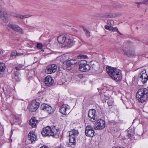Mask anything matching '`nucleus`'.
<instances>
[{
	"instance_id": "f257e3e1",
	"label": "nucleus",
	"mask_w": 148,
	"mask_h": 148,
	"mask_svg": "<svg viewBox=\"0 0 148 148\" xmlns=\"http://www.w3.org/2000/svg\"><path fill=\"white\" fill-rule=\"evenodd\" d=\"M41 133L44 137L51 136L57 138L59 137L60 132L59 129L56 128L55 126H47L42 129Z\"/></svg>"
},
{
	"instance_id": "f03ea898",
	"label": "nucleus",
	"mask_w": 148,
	"mask_h": 148,
	"mask_svg": "<svg viewBox=\"0 0 148 148\" xmlns=\"http://www.w3.org/2000/svg\"><path fill=\"white\" fill-rule=\"evenodd\" d=\"M136 98L138 101L142 103H145L148 100V89L141 88L139 89L136 93Z\"/></svg>"
},
{
	"instance_id": "7ed1b4c3",
	"label": "nucleus",
	"mask_w": 148,
	"mask_h": 148,
	"mask_svg": "<svg viewBox=\"0 0 148 148\" xmlns=\"http://www.w3.org/2000/svg\"><path fill=\"white\" fill-rule=\"evenodd\" d=\"M107 71L109 76L116 82L120 81L122 78L121 71L116 68L108 67Z\"/></svg>"
},
{
	"instance_id": "20e7f679",
	"label": "nucleus",
	"mask_w": 148,
	"mask_h": 148,
	"mask_svg": "<svg viewBox=\"0 0 148 148\" xmlns=\"http://www.w3.org/2000/svg\"><path fill=\"white\" fill-rule=\"evenodd\" d=\"M79 134L78 130L73 129L69 132V141L68 144L69 147L72 148L75 147L77 139V136Z\"/></svg>"
},
{
	"instance_id": "39448f33",
	"label": "nucleus",
	"mask_w": 148,
	"mask_h": 148,
	"mask_svg": "<svg viewBox=\"0 0 148 148\" xmlns=\"http://www.w3.org/2000/svg\"><path fill=\"white\" fill-rule=\"evenodd\" d=\"M87 62L85 60H81L79 64V70L82 72L88 71L91 68L90 65L87 64Z\"/></svg>"
},
{
	"instance_id": "423d86ee",
	"label": "nucleus",
	"mask_w": 148,
	"mask_h": 148,
	"mask_svg": "<svg viewBox=\"0 0 148 148\" xmlns=\"http://www.w3.org/2000/svg\"><path fill=\"white\" fill-rule=\"evenodd\" d=\"M7 28L8 30L11 29L14 31L18 32L20 33L23 34V30L18 25L13 24L11 23H9L7 25Z\"/></svg>"
},
{
	"instance_id": "0eeeda50",
	"label": "nucleus",
	"mask_w": 148,
	"mask_h": 148,
	"mask_svg": "<svg viewBox=\"0 0 148 148\" xmlns=\"http://www.w3.org/2000/svg\"><path fill=\"white\" fill-rule=\"evenodd\" d=\"M40 103L36 102V99L33 100L31 102L28 107L31 112H35L39 107Z\"/></svg>"
},
{
	"instance_id": "6e6552de",
	"label": "nucleus",
	"mask_w": 148,
	"mask_h": 148,
	"mask_svg": "<svg viewBox=\"0 0 148 148\" xmlns=\"http://www.w3.org/2000/svg\"><path fill=\"white\" fill-rule=\"evenodd\" d=\"M105 121L101 119H98L95 123V129L96 130L102 129L105 127Z\"/></svg>"
},
{
	"instance_id": "1a4fd4ad",
	"label": "nucleus",
	"mask_w": 148,
	"mask_h": 148,
	"mask_svg": "<svg viewBox=\"0 0 148 148\" xmlns=\"http://www.w3.org/2000/svg\"><path fill=\"white\" fill-rule=\"evenodd\" d=\"M57 68V66L54 64H51L47 66L45 72L48 74H51L56 72Z\"/></svg>"
},
{
	"instance_id": "9d476101",
	"label": "nucleus",
	"mask_w": 148,
	"mask_h": 148,
	"mask_svg": "<svg viewBox=\"0 0 148 148\" xmlns=\"http://www.w3.org/2000/svg\"><path fill=\"white\" fill-rule=\"evenodd\" d=\"M146 70L144 69L140 72L139 77V79L143 83H146L148 80V75L146 73Z\"/></svg>"
},
{
	"instance_id": "9b49d317",
	"label": "nucleus",
	"mask_w": 148,
	"mask_h": 148,
	"mask_svg": "<svg viewBox=\"0 0 148 148\" xmlns=\"http://www.w3.org/2000/svg\"><path fill=\"white\" fill-rule=\"evenodd\" d=\"M94 132L93 128L91 126L88 125L86 127L85 133L87 136L92 137L93 136Z\"/></svg>"
},
{
	"instance_id": "f8f14e48",
	"label": "nucleus",
	"mask_w": 148,
	"mask_h": 148,
	"mask_svg": "<svg viewBox=\"0 0 148 148\" xmlns=\"http://www.w3.org/2000/svg\"><path fill=\"white\" fill-rule=\"evenodd\" d=\"M0 17L5 23H6L8 22L7 13L5 9H0Z\"/></svg>"
},
{
	"instance_id": "ddd939ff",
	"label": "nucleus",
	"mask_w": 148,
	"mask_h": 148,
	"mask_svg": "<svg viewBox=\"0 0 148 148\" xmlns=\"http://www.w3.org/2000/svg\"><path fill=\"white\" fill-rule=\"evenodd\" d=\"M59 112L64 115H66L69 112V107L66 104L62 105L59 110Z\"/></svg>"
},
{
	"instance_id": "4468645a",
	"label": "nucleus",
	"mask_w": 148,
	"mask_h": 148,
	"mask_svg": "<svg viewBox=\"0 0 148 148\" xmlns=\"http://www.w3.org/2000/svg\"><path fill=\"white\" fill-rule=\"evenodd\" d=\"M95 113L96 111L93 109H90L88 111V117L90 119V121L92 122L95 121L97 119Z\"/></svg>"
},
{
	"instance_id": "2eb2a0df",
	"label": "nucleus",
	"mask_w": 148,
	"mask_h": 148,
	"mask_svg": "<svg viewBox=\"0 0 148 148\" xmlns=\"http://www.w3.org/2000/svg\"><path fill=\"white\" fill-rule=\"evenodd\" d=\"M41 108L42 110L47 111L49 114H51L53 111L51 107L47 104H42Z\"/></svg>"
},
{
	"instance_id": "dca6fc26",
	"label": "nucleus",
	"mask_w": 148,
	"mask_h": 148,
	"mask_svg": "<svg viewBox=\"0 0 148 148\" xmlns=\"http://www.w3.org/2000/svg\"><path fill=\"white\" fill-rule=\"evenodd\" d=\"M44 81L46 86H51L54 82V80L50 76L46 77L44 79Z\"/></svg>"
},
{
	"instance_id": "f3484780",
	"label": "nucleus",
	"mask_w": 148,
	"mask_h": 148,
	"mask_svg": "<svg viewBox=\"0 0 148 148\" xmlns=\"http://www.w3.org/2000/svg\"><path fill=\"white\" fill-rule=\"evenodd\" d=\"M36 137L37 136L35 135V132L32 131L29 133L28 138L29 140L32 143L36 140Z\"/></svg>"
},
{
	"instance_id": "a211bd4d",
	"label": "nucleus",
	"mask_w": 148,
	"mask_h": 148,
	"mask_svg": "<svg viewBox=\"0 0 148 148\" xmlns=\"http://www.w3.org/2000/svg\"><path fill=\"white\" fill-rule=\"evenodd\" d=\"M62 67L64 69L69 71L71 70L72 68L71 64H70L68 60H66L63 62Z\"/></svg>"
},
{
	"instance_id": "6ab92c4d",
	"label": "nucleus",
	"mask_w": 148,
	"mask_h": 148,
	"mask_svg": "<svg viewBox=\"0 0 148 148\" xmlns=\"http://www.w3.org/2000/svg\"><path fill=\"white\" fill-rule=\"evenodd\" d=\"M65 44L69 47L72 46L74 44V42L72 36L69 37L68 35L67 36V38Z\"/></svg>"
},
{
	"instance_id": "aec40b11",
	"label": "nucleus",
	"mask_w": 148,
	"mask_h": 148,
	"mask_svg": "<svg viewBox=\"0 0 148 148\" xmlns=\"http://www.w3.org/2000/svg\"><path fill=\"white\" fill-rule=\"evenodd\" d=\"M14 90L10 86H7L5 88V90L4 91L5 94L7 96H11L13 94Z\"/></svg>"
},
{
	"instance_id": "412c9836",
	"label": "nucleus",
	"mask_w": 148,
	"mask_h": 148,
	"mask_svg": "<svg viewBox=\"0 0 148 148\" xmlns=\"http://www.w3.org/2000/svg\"><path fill=\"white\" fill-rule=\"evenodd\" d=\"M38 121L35 117H32L29 120V123L32 127H36L38 123Z\"/></svg>"
},
{
	"instance_id": "4be33fe9",
	"label": "nucleus",
	"mask_w": 148,
	"mask_h": 148,
	"mask_svg": "<svg viewBox=\"0 0 148 148\" xmlns=\"http://www.w3.org/2000/svg\"><path fill=\"white\" fill-rule=\"evenodd\" d=\"M121 51L123 53L124 55H125L129 57H132L135 55L134 52L130 50H129L127 51L123 49Z\"/></svg>"
},
{
	"instance_id": "5701e85b",
	"label": "nucleus",
	"mask_w": 148,
	"mask_h": 148,
	"mask_svg": "<svg viewBox=\"0 0 148 148\" xmlns=\"http://www.w3.org/2000/svg\"><path fill=\"white\" fill-rule=\"evenodd\" d=\"M67 36L64 35H60L58 36L57 38V40L58 42L60 43H65V41L67 38Z\"/></svg>"
},
{
	"instance_id": "b1692460",
	"label": "nucleus",
	"mask_w": 148,
	"mask_h": 148,
	"mask_svg": "<svg viewBox=\"0 0 148 148\" xmlns=\"http://www.w3.org/2000/svg\"><path fill=\"white\" fill-rule=\"evenodd\" d=\"M11 15L17 18H20L21 19H23L30 16V15H23L14 13H11Z\"/></svg>"
},
{
	"instance_id": "393cba45",
	"label": "nucleus",
	"mask_w": 148,
	"mask_h": 148,
	"mask_svg": "<svg viewBox=\"0 0 148 148\" xmlns=\"http://www.w3.org/2000/svg\"><path fill=\"white\" fill-rule=\"evenodd\" d=\"M5 64L4 63L0 62V77H2L3 73L5 70Z\"/></svg>"
},
{
	"instance_id": "a878e982",
	"label": "nucleus",
	"mask_w": 148,
	"mask_h": 148,
	"mask_svg": "<svg viewBox=\"0 0 148 148\" xmlns=\"http://www.w3.org/2000/svg\"><path fill=\"white\" fill-rule=\"evenodd\" d=\"M134 133L133 130L129 128L127 131V135L129 138H131L133 137Z\"/></svg>"
},
{
	"instance_id": "bb28decb",
	"label": "nucleus",
	"mask_w": 148,
	"mask_h": 148,
	"mask_svg": "<svg viewBox=\"0 0 148 148\" xmlns=\"http://www.w3.org/2000/svg\"><path fill=\"white\" fill-rule=\"evenodd\" d=\"M68 60L71 65L77 64L78 65L79 63V61L75 59H72L71 60Z\"/></svg>"
},
{
	"instance_id": "cd10ccee",
	"label": "nucleus",
	"mask_w": 148,
	"mask_h": 148,
	"mask_svg": "<svg viewBox=\"0 0 148 148\" xmlns=\"http://www.w3.org/2000/svg\"><path fill=\"white\" fill-rule=\"evenodd\" d=\"M14 79H15L16 81L18 82L20 81V77L19 74L18 73V72H16V71H14Z\"/></svg>"
},
{
	"instance_id": "c85d7f7f",
	"label": "nucleus",
	"mask_w": 148,
	"mask_h": 148,
	"mask_svg": "<svg viewBox=\"0 0 148 148\" xmlns=\"http://www.w3.org/2000/svg\"><path fill=\"white\" fill-rule=\"evenodd\" d=\"M132 46V43L130 42H126L124 45L125 48L127 49H130Z\"/></svg>"
},
{
	"instance_id": "c756f323",
	"label": "nucleus",
	"mask_w": 148,
	"mask_h": 148,
	"mask_svg": "<svg viewBox=\"0 0 148 148\" xmlns=\"http://www.w3.org/2000/svg\"><path fill=\"white\" fill-rule=\"evenodd\" d=\"M23 66V65L22 64H19L17 66H16L15 67V69L16 70V72H18V71L22 68V67Z\"/></svg>"
},
{
	"instance_id": "7c9ffc66",
	"label": "nucleus",
	"mask_w": 148,
	"mask_h": 148,
	"mask_svg": "<svg viewBox=\"0 0 148 148\" xmlns=\"http://www.w3.org/2000/svg\"><path fill=\"white\" fill-rule=\"evenodd\" d=\"M105 18H110L114 17V15L112 13H105Z\"/></svg>"
},
{
	"instance_id": "2f4dec72",
	"label": "nucleus",
	"mask_w": 148,
	"mask_h": 148,
	"mask_svg": "<svg viewBox=\"0 0 148 148\" xmlns=\"http://www.w3.org/2000/svg\"><path fill=\"white\" fill-rule=\"evenodd\" d=\"M113 102V99L112 98H109L107 102L108 106H112Z\"/></svg>"
},
{
	"instance_id": "473e14b6",
	"label": "nucleus",
	"mask_w": 148,
	"mask_h": 148,
	"mask_svg": "<svg viewBox=\"0 0 148 148\" xmlns=\"http://www.w3.org/2000/svg\"><path fill=\"white\" fill-rule=\"evenodd\" d=\"M13 117L15 121V122L19 121L20 120V119L19 117L16 114H14L13 116Z\"/></svg>"
},
{
	"instance_id": "72a5a7b5",
	"label": "nucleus",
	"mask_w": 148,
	"mask_h": 148,
	"mask_svg": "<svg viewBox=\"0 0 148 148\" xmlns=\"http://www.w3.org/2000/svg\"><path fill=\"white\" fill-rule=\"evenodd\" d=\"M82 29L85 32V33L87 36H90V33L89 31L84 27H83Z\"/></svg>"
},
{
	"instance_id": "f704fd0d",
	"label": "nucleus",
	"mask_w": 148,
	"mask_h": 148,
	"mask_svg": "<svg viewBox=\"0 0 148 148\" xmlns=\"http://www.w3.org/2000/svg\"><path fill=\"white\" fill-rule=\"evenodd\" d=\"M78 58L79 59H86L87 57V56L86 55H84L83 54H79L77 56Z\"/></svg>"
},
{
	"instance_id": "c9c22d12",
	"label": "nucleus",
	"mask_w": 148,
	"mask_h": 148,
	"mask_svg": "<svg viewBox=\"0 0 148 148\" xmlns=\"http://www.w3.org/2000/svg\"><path fill=\"white\" fill-rule=\"evenodd\" d=\"M107 23L108 25L112 26L114 24V21L113 20H108L107 21Z\"/></svg>"
},
{
	"instance_id": "e433bc0d",
	"label": "nucleus",
	"mask_w": 148,
	"mask_h": 148,
	"mask_svg": "<svg viewBox=\"0 0 148 148\" xmlns=\"http://www.w3.org/2000/svg\"><path fill=\"white\" fill-rule=\"evenodd\" d=\"M42 44L41 43H37V48L38 49H40L42 47Z\"/></svg>"
},
{
	"instance_id": "4c0bfd02",
	"label": "nucleus",
	"mask_w": 148,
	"mask_h": 148,
	"mask_svg": "<svg viewBox=\"0 0 148 148\" xmlns=\"http://www.w3.org/2000/svg\"><path fill=\"white\" fill-rule=\"evenodd\" d=\"M117 30V28L116 27H112V26H110V27L109 30L111 31H115L116 30Z\"/></svg>"
},
{
	"instance_id": "58836bf2",
	"label": "nucleus",
	"mask_w": 148,
	"mask_h": 148,
	"mask_svg": "<svg viewBox=\"0 0 148 148\" xmlns=\"http://www.w3.org/2000/svg\"><path fill=\"white\" fill-rule=\"evenodd\" d=\"M105 13H99L97 15V16L100 17H104L105 18Z\"/></svg>"
},
{
	"instance_id": "ea45409f",
	"label": "nucleus",
	"mask_w": 148,
	"mask_h": 148,
	"mask_svg": "<svg viewBox=\"0 0 148 148\" xmlns=\"http://www.w3.org/2000/svg\"><path fill=\"white\" fill-rule=\"evenodd\" d=\"M54 148H64V145L60 144V145L57 147H56Z\"/></svg>"
},
{
	"instance_id": "a19ab883",
	"label": "nucleus",
	"mask_w": 148,
	"mask_h": 148,
	"mask_svg": "<svg viewBox=\"0 0 148 148\" xmlns=\"http://www.w3.org/2000/svg\"><path fill=\"white\" fill-rule=\"evenodd\" d=\"M16 52H14L12 53L11 54V56L13 58H15L16 56Z\"/></svg>"
},
{
	"instance_id": "79ce46f5",
	"label": "nucleus",
	"mask_w": 148,
	"mask_h": 148,
	"mask_svg": "<svg viewBox=\"0 0 148 148\" xmlns=\"http://www.w3.org/2000/svg\"><path fill=\"white\" fill-rule=\"evenodd\" d=\"M148 0H145L144 1H142L143 4H148Z\"/></svg>"
},
{
	"instance_id": "37998d69",
	"label": "nucleus",
	"mask_w": 148,
	"mask_h": 148,
	"mask_svg": "<svg viewBox=\"0 0 148 148\" xmlns=\"http://www.w3.org/2000/svg\"><path fill=\"white\" fill-rule=\"evenodd\" d=\"M110 27V26L106 25L105 26V28L106 29L109 30Z\"/></svg>"
},
{
	"instance_id": "c03bdc74",
	"label": "nucleus",
	"mask_w": 148,
	"mask_h": 148,
	"mask_svg": "<svg viewBox=\"0 0 148 148\" xmlns=\"http://www.w3.org/2000/svg\"><path fill=\"white\" fill-rule=\"evenodd\" d=\"M142 2H135V3L137 4V5H140L141 4H142Z\"/></svg>"
},
{
	"instance_id": "a18cd8bd",
	"label": "nucleus",
	"mask_w": 148,
	"mask_h": 148,
	"mask_svg": "<svg viewBox=\"0 0 148 148\" xmlns=\"http://www.w3.org/2000/svg\"><path fill=\"white\" fill-rule=\"evenodd\" d=\"M92 69L94 70H97V69L95 67V66L94 65H92Z\"/></svg>"
},
{
	"instance_id": "49530a36",
	"label": "nucleus",
	"mask_w": 148,
	"mask_h": 148,
	"mask_svg": "<svg viewBox=\"0 0 148 148\" xmlns=\"http://www.w3.org/2000/svg\"><path fill=\"white\" fill-rule=\"evenodd\" d=\"M40 148H49L48 147L46 146H43L41 147Z\"/></svg>"
},
{
	"instance_id": "de8ad7c7",
	"label": "nucleus",
	"mask_w": 148,
	"mask_h": 148,
	"mask_svg": "<svg viewBox=\"0 0 148 148\" xmlns=\"http://www.w3.org/2000/svg\"><path fill=\"white\" fill-rule=\"evenodd\" d=\"M23 54L21 53H17L16 52V56H19L21 55H22Z\"/></svg>"
},
{
	"instance_id": "09e8293b",
	"label": "nucleus",
	"mask_w": 148,
	"mask_h": 148,
	"mask_svg": "<svg viewBox=\"0 0 148 148\" xmlns=\"http://www.w3.org/2000/svg\"><path fill=\"white\" fill-rule=\"evenodd\" d=\"M116 31L119 34H121H121H121V32H119V30H118V29H117V30H116Z\"/></svg>"
},
{
	"instance_id": "8fccbe9b",
	"label": "nucleus",
	"mask_w": 148,
	"mask_h": 148,
	"mask_svg": "<svg viewBox=\"0 0 148 148\" xmlns=\"http://www.w3.org/2000/svg\"><path fill=\"white\" fill-rule=\"evenodd\" d=\"M114 8H117V7H118V6L117 5H115L114 6Z\"/></svg>"
},
{
	"instance_id": "3c124183",
	"label": "nucleus",
	"mask_w": 148,
	"mask_h": 148,
	"mask_svg": "<svg viewBox=\"0 0 148 148\" xmlns=\"http://www.w3.org/2000/svg\"><path fill=\"white\" fill-rule=\"evenodd\" d=\"M140 5H137V6L138 8H139L140 7Z\"/></svg>"
},
{
	"instance_id": "603ef678",
	"label": "nucleus",
	"mask_w": 148,
	"mask_h": 148,
	"mask_svg": "<svg viewBox=\"0 0 148 148\" xmlns=\"http://www.w3.org/2000/svg\"><path fill=\"white\" fill-rule=\"evenodd\" d=\"M1 51H2L1 50V49H0V54L1 53Z\"/></svg>"
},
{
	"instance_id": "864d4df0",
	"label": "nucleus",
	"mask_w": 148,
	"mask_h": 148,
	"mask_svg": "<svg viewBox=\"0 0 148 148\" xmlns=\"http://www.w3.org/2000/svg\"><path fill=\"white\" fill-rule=\"evenodd\" d=\"M74 31H75V32H76V31H77V30H74Z\"/></svg>"
},
{
	"instance_id": "5fc2aeb1",
	"label": "nucleus",
	"mask_w": 148,
	"mask_h": 148,
	"mask_svg": "<svg viewBox=\"0 0 148 148\" xmlns=\"http://www.w3.org/2000/svg\"><path fill=\"white\" fill-rule=\"evenodd\" d=\"M20 124H19V123H18V125H20Z\"/></svg>"
},
{
	"instance_id": "6e6d98bb",
	"label": "nucleus",
	"mask_w": 148,
	"mask_h": 148,
	"mask_svg": "<svg viewBox=\"0 0 148 148\" xmlns=\"http://www.w3.org/2000/svg\"><path fill=\"white\" fill-rule=\"evenodd\" d=\"M114 5H113V7H112V8H113H113H114Z\"/></svg>"
},
{
	"instance_id": "4d7b16f0",
	"label": "nucleus",
	"mask_w": 148,
	"mask_h": 148,
	"mask_svg": "<svg viewBox=\"0 0 148 148\" xmlns=\"http://www.w3.org/2000/svg\"><path fill=\"white\" fill-rule=\"evenodd\" d=\"M123 148V147H121V148Z\"/></svg>"
},
{
	"instance_id": "13d9d810",
	"label": "nucleus",
	"mask_w": 148,
	"mask_h": 148,
	"mask_svg": "<svg viewBox=\"0 0 148 148\" xmlns=\"http://www.w3.org/2000/svg\"><path fill=\"white\" fill-rule=\"evenodd\" d=\"M29 148H30L29 147Z\"/></svg>"
}]
</instances>
